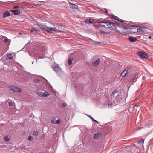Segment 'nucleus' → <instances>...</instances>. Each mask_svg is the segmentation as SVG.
Masks as SVG:
<instances>
[{"instance_id":"1","label":"nucleus","mask_w":153,"mask_h":153,"mask_svg":"<svg viewBox=\"0 0 153 153\" xmlns=\"http://www.w3.org/2000/svg\"><path fill=\"white\" fill-rule=\"evenodd\" d=\"M107 27L112 29H115L116 27H120V25L117 23L116 22H112L109 20H106L105 23Z\"/></svg>"},{"instance_id":"2","label":"nucleus","mask_w":153,"mask_h":153,"mask_svg":"<svg viewBox=\"0 0 153 153\" xmlns=\"http://www.w3.org/2000/svg\"><path fill=\"white\" fill-rule=\"evenodd\" d=\"M52 68L55 71H56L57 74H60L62 72L61 68L59 67L58 65L56 63H54L52 65Z\"/></svg>"},{"instance_id":"3","label":"nucleus","mask_w":153,"mask_h":153,"mask_svg":"<svg viewBox=\"0 0 153 153\" xmlns=\"http://www.w3.org/2000/svg\"><path fill=\"white\" fill-rule=\"evenodd\" d=\"M137 54L143 59H147L148 57L146 53L141 51H138L137 52Z\"/></svg>"},{"instance_id":"4","label":"nucleus","mask_w":153,"mask_h":153,"mask_svg":"<svg viewBox=\"0 0 153 153\" xmlns=\"http://www.w3.org/2000/svg\"><path fill=\"white\" fill-rule=\"evenodd\" d=\"M10 88L12 91L14 92H21L22 91V90L20 88L16 86H11L10 87Z\"/></svg>"},{"instance_id":"5","label":"nucleus","mask_w":153,"mask_h":153,"mask_svg":"<svg viewBox=\"0 0 153 153\" xmlns=\"http://www.w3.org/2000/svg\"><path fill=\"white\" fill-rule=\"evenodd\" d=\"M130 69V68H126L122 72L120 75V76H122V77L125 76L126 74L127 73L128 71H129Z\"/></svg>"},{"instance_id":"6","label":"nucleus","mask_w":153,"mask_h":153,"mask_svg":"<svg viewBox=\"0 0 153 153\" xmlns=\"http://www.w3.org/2000/svg\"><path fill=\"white\" fill-rule=\"evenodd\" d=\"M47 32L52 33H53L57 32V29L55 28H50L48 27Z\"/></svg>"},{"instance_id":"7","label":"nucleus","mask_w":153,"mask_h":153,"mask_svg":"<svg viewBox=\"0 0 153 153\" xmlns=\"http://www.w3.org/2000/svg\"><path fill=\"white\" fill-rule=\"evenodd\" d=\"M85 22L86 23L94 24H95L94 21L92 19H89L85 21Z\"/></svg>"},{"instance_id":"8","label":"nucleus","mask_w":153,"mask_h":153,"mask_svg":"<svg viewBox=\"0 0 153 153\" xmlns=\"http://www.w3.org/2000/svg\"><path fill=\"white\" fill-rule=\"evenodd\" d=\"M106 21V20H105L104 19H100L97 20H95L94 22L95 23H100V24L101 23H104L105 24Z\"/></svg>"},{"instance_id":"9","label":"nucleus","mask_w":153,"mask_h":153,"mask_svg":"<svg viewBox=\"0 0 153 153\" xmlns=\"http://www.w3.org/2000/svg\"><path fill=\"white\" fill-rule=\"evenodd\" d=\"M51 123L53 124H59L60 123V121L59 119L57 120H56L55 119H54L51 121Z\"/></svg>"},{"instance_id":"10","label":"nucleus","mask_w":153,"mask_h":153,"mask_svg":"<svg viewBox=\"0 0 153 153\" xmlns=\"http://www.w3.org/2000/svg\"><path fill=\"white\" fill-rule=\"evenodd\" d=\"M145 29L144 27H140L139 28H137V31L139 33H144L145 30H144Z\"/></svg>"},{"instance_id":"11","label":"nucleus","mask_w":153,"mask_h":153,"mask_svg":"<svg viewBox=\"0 0 153 153\" xmlns=\"http://www.w3.org/2000/svg\"><path fill=\"white\" fill-rule=\"evenodd\" d=\"M111 19H114L117 20L119 21L123 22V20L119 18L117 16L114 15H112V17L111 18Z\"/></svg>"},{"instance_id":"12","label":"nucleus","mask_w":153,"mask_h":153,"mask_svg":"<svg viewBox=\"0 0 153 153\" xmlns=\"http://www.w3.org/2000/svg\"><path fill=\"white\" fill-rule=\"evenodd\" d=\"M69 7H70L73 9H76L78 8V6L77 5L73 4L70 2H69Z\"/></svg>"},{"instance_id":"13","label":"nucleus","mask_w":153,"mask_h":153,"mask_svg":"<svg viewBox=\"0 0 153 153\" xmlns=\"http://www.w3.org/2000/svg\"><path fill=\"white\" fill-rule=\"evenodd\" d=\"M39 27L40 28L44 30L47 31L48 27L46 25H40Z\"/></svg>"},{"instance_id":"14","label":"nucleus","mask_w":153,"mask_h":153,"mask_svg":"<svg viewBox=\"0 0 153 153\" xmlns=\"http://www.w3.org/2000/svg\"><path fill=\"white\" fill-rule=\"evenodd\" d=\"M128 39L129 41L132 42H134L137 40V38L131 36L129 37L128 38Z\"/></svg>"},{"instance_id":"15","label":"nucleus","mask_w":153,"mask_h":153,"mask_svg":"<svg viewBox=\"0 0 153 153\" xmlns=\"http://www.w3.org/2000/svg\"><path fill=\"white\" fill-rule=\"evenodd\" d=\"M42 91H44L43 90H38L36 91V94L39 96L41 97H42V96L43 92H42Z\"/></svg>"},{"instance_id":"16","label":"nucleus","mask_w":153,"mask_h":153,"mask_svg":"<svg viewBox=\"0 0 153 153\" xmlns=\"http://www.w3.org/2000/svg\"><path fill=\"white\" fill-rule=\"evenodd\" d=\"M100 61V60L99 59H97L92 63V65L94 66H98L99 65Z\"/></svg>"},{"instance_id":"17","label":"nucleus","mask_w":153,"mask_h":153,"mask_svg":"<svg viewBox=\"0 0 153 153\" xmlns=\"http://www.w3.org/2000/svg\"><path fill=\"white\" fill-rule=\"evenodd\" d=\"M10 13L8 11H6L4 12L3 14V17L5 18L7 17L8 16H10Z\"/></svg>"},{"instance_id":"18","label":"nucleus","mask_w":153,"mask_h":153,"mask_svg":"<svg viewBox=\"0 0 153 153\" xmlns=\"http://www.w3.org/2000/svg\"><path fill=\"white\" fill-rule=\"evenodd\" d=\"M30 32L32 34H35L37 33V31L35 28H32L30 30Z\"/></svg>"},{"instance_id":"19","label":"nucleus","mask_w":153,"mask_h":153,"mask_svg":"<svg viewBox=\"0 0 153 153\" xmlns=\"http://www.w3.org/2000/svg\"><path fill=\"white\" fill-rule=\"evenodd\" d=\"M50 93L49 92L47 91H45L43 92L42 97H45L48 96L50 95Z\"/></svg>"},{"instance_id":"20","label":"nucleus","mask_w":153,"mask_h":153,"mask_svg":"<svg viewBox=\"0 0 153 153\" xmlns=\"http://www.w3.org/2000/svg\"><path fill=\"white\" fill-rule=\"evenodd\" d=\"M101 133L100 132H99L95 134L94 137V139H97L98 137H100L101 135Z\"/></svg>"},{"instance_id":"21","label":"nucleus","mask_w":153,"mask_h":153,"mask_svg":"<svg viewBox=\"0 0 153 153\" xmlns=\"http://www.w3.org/2000/svg\"><path fill=\"white\" fill-rule=\"evenodd\" d=\"M13 11V13L14 15H18L20 14V11L18 10H15Z\"/></svg>"},{"instance_id":"22","label":"nucleus","mask_w":153,"mask_h":153,"mask_svg":"<svg viewBox=\"0 0 153 153\" xmlns=\"http://www.w3.org/2000/svg\"><path fill=\"white\" fill-rule=\"evenodd\" d=\"M13 56L11 54H8L7 56L6 59L7 60H10L12 59Z\"/></svg>"},{"instance_id":"23","label":"nucleus","mask_w":153,"mask_h":153,"mask_svg":"<svg viewBox=\"0 0 153 153\" xmlns=\"http://www.w3.org/2000/svg\"><path fill=\"white\" fill-rule=\"evenodd\" d=\"M118 32L121 33V34H123V35H126L128 33L127 31H123V30H119L118 31Z\"/></svg>"},{"instance_id":"24","label":"nucleus","mask_w":153,"mask_h":153,"mask_svg":"<svg viewBox=\"0 0 153 153\" xmlns=\"http://www.w3.org/2000/svg\"><path fill=\"white\" fill-rule=\"evenodd\" d=\"M88 117H89L91 120H92L94 122H95L97 123H98V121H96V120H95L91 116V115H88Z\"/></svg>"},{"instance_id":"25","label":"nucleus","mask_w":153,"mask_h":153,"mask_svg":"<svg viewBox=\"0 0 153 153\" xmlns=\"http://www.w3.org/2000/svg\"><path fill=\"white\" fill-rule=\"evenodd\" d=\"M118 91L117 89H115L113 92L112 94L111 95V97H114L115 94Z\"/></svg>"},{"instance_id":"26","label":"nucleus","mask_w":153,"mask_h":153,"mask_svg":"<svg viewBox=\"0 0 153 153\" xmlns=\"http://www.w3.org/2000/svg\"><path fill=\"white\" fill-rule=\"evenodd\" d=\"M100 31L101 34H108L110 33V32H105L103 31L102 30H100Z\"/></svg>"},{"instance_id":"27","label":"nucleus","mask_w":153,"mask_h":153,"mask_svg":"<svg viewBox=\"0 0 153 153\" xmlns=\"http://www.w3.org/2000/svg\"><path fill=\"white\" fill-rule=\"evenodd\" d=\"M4 140L6 141H8L9 140V139L8 136H5L4 137Z\"/></svg>"},{"instance_id":"28","label":"nucleus","mask_w":153,"mask_h":153,"mask_svg":"<svg viewBox=\"0 0 153 153\" xmlns=\"http://www.w3.org/2000/svg\"><path fill=\"white\" fill-rule=\"evenodd\" d=\"M120 25V26H121L125 30V29H129V27L128 26H123V25L122 24L121 25Z\"/></svg>"},{"instance_id":"29","label":"nucleus","mask_w":153,"mask_h":153,"mask_svg":"<svg viewBox=\"0 0 153 153\" xmlns=\"http://www.w3.org/2000/svg\"><path fill=\"white\" fill-rule=\"evenodd\" d=\"M144 139H142L141 140L138 141V143L140 144V143H142L143 144V143H144Z\"/></svg>"},{"instance_id":"30","label":"nucleus","mask_w":153,"mask_h":153,"mask_svg":"<svg viewBox=\"0 0 153 153\" xmlns=\"http://www.w3.org/2000/svg\"><path fill=\"white\" fill-rule=\"evenodd\" d=\"M73 60L72 59H70L68 60V64L70 65L72 63Z\"/></svg>"},{"instance_id":"31","label":"nucleus","mask_w":153,"mask_h":153,"mask_svg":"<svg viewBox=\"0 0 153 153\" xmlns=\"http://www.w3.org/2000/svg\"><path fill=\"white\" fill-rule=\"evenodd\" d=\"M40 79H35L34 80V82L36 83L38 82H40Z\"/></svg>"},{"instance_id":"32","label":"nucleus","mask_w":153,"mask_h":153,"mask_svg":"<svg viewBox=\"0 0 153 153\" xmlns=\"http://www.w3.org/2000/svg\"><path fill=\"white\" fill-rule=\"evenodd\" d=\"M103 24H105L104 23H101L100 24V26L103 27H105V25Z\"/></svg>"},{"instance_id":"33","label":"nucleus","mask_w":153,"mask_h":153,"mask_svg":"<svg viewBox=\"0 0 153 153\" xmlns=\"http://www.w3.org/2000/svg\"><path fill=\"white\" fill-rule=\"evenodd\" d=\"M38 134V132L37 131H35L34 132L33 134L35 136H37Z\"/></svg>"},{"instance_id":"34","label":"nucleus","mask_w":153,"mask_h":153,"mask_svg":"<svg viewBox=\"0 0 153 153\" xmlns=\"http://www.w3.org/2000/svg\"><path fill=\"white\" fill-rule=\"evenodd\" d=\"M28 140L30 141H32V137L31 136H28Z\"/></svg>"},{"instance_id":"35","label":"nucleus","mask_w":153,"mask_h":153,"mask_svg":"<svg viewBox=\"0 0 153 153\" xmlns=\"http://www.w3.org/2000/svg\"><path fill=\"white\" fill-rule=\"evenodd\" d=\"M9 105L10 107H11L13 105V104L12 102H10L9 103Z\"/></svg>"},{"instance_id":"36","label":"nucleus","mask_w":153,"mask_h":153,"mask_svg":"<svg viewBox=\"0 0 153 153\" xmlns=\"http://www.w3.org/2000/svg\"><path fill=\"white\" fill-rule=\"evenodd\" d=\"M108 106L111 107V106L112 103L111 102H108Z\"/></svg>"},{"instance_id":"37","label":"nucleus","mask_w":153,"mask_h":153,"mask_svg":"<svg viewBox=\"0 0 153 153\" xmlns=\"http://www.w3.org/2000/svg\"><path fill=\"white\" fill-rule=\"evenodd\" d=\"M143 128V127H137V129L139 130H140L142 128Z\"/></svg>"},{"instance_id":"38","label":"nucleus","mask_w":153,"mask_h":153,"mask_svg":"<svg viewBox=\"0 0 153 153\" xmlns=\"http://www.w3.org/2000/svg\"><path fill=\"white\" fill-rule=\"evenodd\" d=\"M93 43L94 44H99V43H100V42H96V41H94V42H93Z\"/></svg>"},{"instance_id":"39","label":"nucleus","mask_w":153,"mask_h":153,"mask_svg":"<svg viewBox=\"0 0 153 153\" xmlns=\"http://www.w3.org/2000/svg\"><path fill=\"white\" fill-rule=\"evenodd\" d=\"M67 104L65 103H64L63 104V107H65L67 106Z\"/></svg>"},{"instance_id":"40","label":"nucleus","mask_w":153,"mask_h":153,"mask_svg":"<svg viewBox=\"0 0 153 153\" xmlns=\"http://www.w3.org/2000/svg\"><path fill=\"white\" fill-rule=\"evenodd\" d=\"M8 41V39H5L4 40V42H7Z\"/></svg>"},{"instance_id":"41","label":"nucleus","mask_w":153,"mask_h":153,"mask_svg":"<svg viewBox=\"0 0 153 153\" xmlns=\"http://www.w3.org/2000/svg\"><path fill=\"white\" fill-rule=\"evenodd\" d=\"M19 7V6H16L14 7H13V8H14V9L17 8H18Z\"/></svg>"},{"instance_id":"42","label":"nucleus","mask_w":153,"mask_h":153,"mask_svg":"<svg viewBox=\"0 0 153 153\" xmlns=\"http://www.w3.org/2000/svg\"><path fill=\"white\" fill-rule=\"evenodd\" d=\"M104 10H105V12L108 15V13L107 10L106 8H105Z\"/></svg>"},{"instance_id":"43","label":"nucleus","mask_w":153,"mask_h":153,"mask_svg":"<svg viewBox=\"0 0 153 153\" xmlns=\"http://www.w3.org/2000/svg\"><path fill=\"white\" fill-rule=\"evenodd\" d=\"M15 10H10V12H12L13 13V11H14Z\"/></svg>"},{"instance_id":"44","label":"nucleus","mask_w":153,"mask_h":153,"mask_svg":"<svg viewBox=\"0 0 153 153\" xmlns=\"http://www.w3.org/2000/svg\"><path fill=\"white\" fill-rule=\"evenodd\" d=\"M138 107V105H136L135 106H134V107Z\"/></svg>"},{"instance_id":"45","label":"nucleus","mask_w":153,"mask_h":153,"mask_svg":"<svg viewBox=\"0 0 153 153\" xmlns=\"http://www.w3.org/2000/svg\"><path fill=\"white\" fill-rule=\"evenodd\" d=\"M151 36H149V39H150L151 38Z\"/></svg>"},{"instance_id":"46","label":"nucleus","mask_w":153,"mask_h":153,"mask_svg":"<svg viewBox=\"0 0 153 153\" xmlns=\"http://www.w3.org/2000/svg\"><path fill=\"white\" fill-rule=\"evenodd\" d=\"M100 12H102V11H103V10H100Z\"/></svg>"},{"instance_id":"47","label":"nucleus","mask_w":153,"mask_h":153,"mask_svg":"<svg viewBox=\"0 0 153 153\" xmlns=\"http://www.w3.org/2000/svg\"><path fill=\"white\" fill-rule=\"evenodd\" d=\"M34 61H33V62H32V63L33 64Z\"/></svg>"}]
</instances>
